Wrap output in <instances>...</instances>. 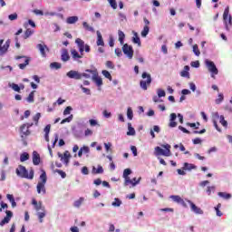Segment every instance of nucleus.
Listing matches in <instances>:
<instances>
[{"instance_id":"1","label":"nucleus","mask_w":232,"mask_h":232,"mask_svg":"<svg viewBox=\"0 0 232 232\" xmlns=\"http://www.w3.org/2000/svg\"><path fill=\"white\" fill-rule=\"evenodd\" d=\"M32 204H33L35 211H37L36 216L38 217V220H39L40 224H43V222H44V220L43 218H44V217H46V208H44V207H43L42 201L37 202V199H35V198L32 199Z\"/></svg>"},{"instance_id":"2","label":"nucleus","mask_w":232,"mask_h":232,"mask_svg":"<svg viewBox=\"0 0 232 232\" xmlns=\"http://www.w3.org/2000/svg\"><path fill=\"white\" fill-rule=\"evenodd\" d=\"M16 175L18 177H21V179H28L29 180L34 179V169H31L29 170L26 169V167L23 165H19L18 168L16 169Z\"/></svg>"},{"instance_id":"3","label":"nucleus","mask_w":232,"mask_h":232,"mask_svg":"<svg viewBox=\"0 0 232 232\" xmlns=\"http://www.w3.org/2000/svg\"><path fill=\"white\" fill-rule=\"evenodd\" d=\"M163 148H165V150L160 147L155 148L157 155H163V157H171V145L167 144L164 145Z\"/></svg>"},{"instance_id":"4","label":"nucleus","mask_w":232,"mask_h":232,"mask_svg":"<svg viewBox=\"0 0 232 232\" xmlns=\"http://www.w3.org/2000/svg\"><path fill=\"white\" fill-rule=\"evenodd\" d=\"M142 79H147V81H140V86L142 90H148V87L150 84H151V74H149L148 72H143L141 74Z\"/></svg>"},{"instance_id":"5","label":"nucleus","mask_w":232,"mask_h":232,"mask_svg":"<svg viewBox=\"0 0 232 232\" xmlns=\"http://www.w3.org/2000/svg\"><path fill=\"white\" fill-rule=\"evenodd\" d=\"M86 72L88 73H92V79L93 81V82H95L96 86H102V78H101V76H99V72H97V70H90L87 69Z\"/></svg>"},{"instance_id":"6","label":"nucleus","mask_w":232,"mask_h":232,"mask_svg":"<svg viewBox=\"0 0 232 232\" xmlns=\"http://www.w3.org/2000/svg\"><path fill=\"white\" fill-rule=\"evenodd\" d=\"M223 21L225 23L226 30H229V26L232 25V17L229 14V6H227L224 11Z\"/></svg>"},{"instance_id":"7","label":"nucleus","mask_w":232,"mask_h":232,"mask_svg":"<svg viewBox=\"0 0 232 232\" xmlns=\"http://www.w3.org/2000/svg\"><path fill=\"white\" fill-rule=\"evenodd\" d=\"M206 65L208 67V72L211 73L212 79H215V75H218V69L217 68V65H215V63L212 61H206Z\"/></svg>"},{"instance_id":"8","label":"nucleus","mask_w":232,"mask_h":232,"mask_svg":"<svg viewBox=\"0 0 232 232\" xmlns=\"http://www.w3.org/2000/svg\"><path fill=\"white\" fill-rule=\"evenodd\" d=\"M14 59L16 61H19V59H24V63H20L18 64V68H20V70H24L26 68V66H28V64H30V61H32V58L28 57V56H15Z\"/></svg>"},{"instance_id":"9","label":"nucleus","mask_w":232,"mask_h":232,"mask_svg":"<svg viewBox=\"0 0 232 232\" xmlns=\"http://www.w3.org/2000/svg\"><path fill=\"white\" fill-rule=\"evenodd\" d=\"M34 126V123H24L20 127L21 137H28L30 135V128Z\"/></svg>"},{"instance_id":"10","label":"nucleus","mask_w":232,"mask_h":232,"mask_svg":"<svg viewBox=\"0 0 232 232\" xmlns=\"http://www.w3.org/2000/svg\"><path fill=\"white\" fill-rule=\"evenodd\" d=\"M8 48H10V41L7 40L5 43L4 39L0 40V57L5 55V53H6V52H8Z\"/></svg>"},{"instance_id":"11","label":"nucleus","mask_w":232,"mask_h":232,"mask_svg":"<svg viewBox=\"0 0 232 232\" xmlns=\"http://www.w3.org/2000/svg\"><path fill=\"white\" fill-rule=\"evenodd\" d=\"M122 52L129 59H133V47L128 44H124L122 46Z\"/></svg>"},{"instance_id":"12","label":"nucleus","mask_w":232,"mask_h":232,"mask_svg":"<svg viewBox=\"0 0 232 232\" xmlns=\"http://www.w3.org/2000/svg\"><path fill=\"white\" fill-rule=\"evenodd\" d=\"M66 75L69 77V79H75V81H81L82 79V73L78 71L71 70L66 73Z\"/></svg>"},{"instance_id":"13","label":"nucleus","mask_w":232,"mask_h":232,"mask_svg":"<svg viewBox=\"0 0 232 232\" xmlns=\"http://www.w3.org/2000/svg\"><path fill=\"white\" fill-rule=\"evenodd\" d=\"M5 214H6V217H5L2 222H0L1 227H3V226H5V224H8L10 220H12V218L14 217V213L10 210H6Z\"/></svg>"},{"instance_id":"14","label":"nucleus","mask_w":232,"mask_h":232,"mask_svg":"<svg viewBox=\"0 0 232 232\" xmlns=\"http://www.w3.org/2000/svg\"><path fill=\"white\" fill-rule=\"evenodd\" d=\"M188 202L190 206L191 211L196 213V215H204V211L200 208L197 207L195 203H193L191 200H188Z\"/></svg>"},{"instance_id":"15","label":"nucleus","mask_w":232,"mask_h":232,"mask_svg":"<svg viewBox=\"0 0 232 232\" xmlns=\"http://www.w3.org/2000/svg\"><path fill=\"white\" fill-rule=\"evenodd\" d=\"M58 157L59 159H61L62 162H64V164H68V162H70V152L68 150H66L63 154H62L61 152H58Z\"/></svg>"},{"instance_id":"16","label":"nucleus","mask_w":232,"mask_h":232,"mask_svg":"<svg viewBox=\"0 0 232 232\" xmlns=\"http://www.w3.org/2000/svg\"><path fill=\"white\" fill-rule=\"evenodd\" d=\"M36 48H38L42 57H46V51L49 52L50 49H48V46L46 44H38L36 45Z\"/></svg>"},{"instance_id":"17","label":"nucleus","mask_w":232,"mask_h":232,"mask_svg":"<svg viewBox=\"0 0 232 232\" xmlns=\"http://www.w3.org/2000/svg\"><path fill=\"white\" fill-rule=\"evenodd\" d=\"M46 183H40L38 182L36 186V191L39 195H46Z\"/></svg>"},{"instance_id":"18","label":"nucleus","mask_w":232,"mask_h":232,"mask_svg":"<svg viewBox=\"0 0 232 232\" xmlns=\"http://www.w3.org/2000/svg\"><path fill=\"white\" fill-rule=\"evenodd\" d=\"M123 179H124V186H130V184H131V186H136L137 184H139V182H140L142 178H139L138 180L135 182H133V180L130 179V176L123 177Z\"/></svg>"},{"instance_id":"19","label":"nucleus","mask_w":232,"mask_h":232,"mask_svg":"<svg viewBox=\"0 0 232 232\" xmlns=\"http://www.w3.org/2000/svg\"><path fill=\"white\" fill-rule=\"evenodd\" d=\"M170 198L173 200V202H176L177 204H181V206L186 207V202L182 198H180V196L172 195L170 196Z\"/></svg>"},{"instance_id":"20","label":"nucleus","mask_w":232,"mask_h":232,"mask_svg":"<svg viewBox=\"0 0 232 232\" xmlns=\"http://www.w3.org/2000/svg\"><path fill=\"white\" fill-rule=\"evenodd\" d=\"M33 163L34 166H39V164H41V156L37 151L33 152Z\"/></svg>"},{"instance_id":"21","label":"nucleus","mask_w":232,"mask_h":232,"mask_svg":"<svg viewBox=\"0 0 232 232\" xmlns=\"http://www.w3.org/2000/svg\"><path fill=\"white\" fill-rule=\"evenodd\" d=\"M61 59L63 63L70 61V53H68V49H63Z\"/></svg>"},{"instance_id":"22","label":"nucleus","mask_w":232,"mask_h":232,"mask_svg":"<svg viewBox=\"0 0 232 232\" xmlns=\"http://www.w3.org/2000/svg\"><path fill=\"white\" fill-rule=\"evenodd\" d=\"M97 41L96 44L97 46H104V40L102 39V34H101V31H97Z\"/></svg>"},{"instance_id":"23","label":"nucleus","mask_w":232,"mask_h":232,"mask_svg":"<svg viewBox=\"0 0 232 232\" xmlns=\"http://www.w3.org/2000/svg\"><path fill=\"white\" fill-rule=\"evenodd\" d=\"M132 43L134 44H138V46H140V38L139 37V34L137 32H133V37H132Z\"/></svg>"},{"instance_id":"24","label":"nucleus","mask_w":232,"mask_h":232,"mask_svg":"<svg viewBox=\"0 0 232 232\" xmlns=\"http://www.w3.org/2000/svg\"><path fill=\"white\" fill-rule=\"evenodd\" d=\"M180 75H181V77H187L188 79H189V66L188 65L184 66V70L180 72Z\"/></svg>"},{"instance_id":"25","label":"nucleus","mask_w":232,"mask_h":232,"mask_svg":"<svg viewBox=\"0 0 232 232\" xmlns=\"http://www.w3.org/2000/svg\"><path fill=\"white\" fill-rule=\"evenodd\" d=\"M77 21H79L78 16H69L66 19L67 24H75V23H77Z\"/></svg>"},{"instance_id":"26","label":"nucleus","mask_w":232,"mask_h":232,"mask_svg":"<svg viewBox=\"0 0 232 232\" xmlns=\"http://www.w3.org/2000/svg\"><path fill=\"white\" fill-rule=\"evenodd\" d=\"M71 54H72V59H74V60L82 59V55L79 54V53L75 49L71 50Z\"/></svg>"},{"instance_id":"27","label":"nucleus","mask_w":232,"mask_h":232,"mask_svg":"<svg viewBox=\"0 0 232 232\" xmlns=\"http://www.w3.org/2000/svg\"><path fill=\"white\" fill-rule=\"evenodd\" d=\"M92 173L94 175H99L101 173H104V169H102V166H101V165H99L97 169H95V167H93Z\"/></svg>"},{"instance_id":"28","label":"nucleus","mask_w":232,"mask_h":232,"mask_svg":"<svg viewBox=\"0 0 232 232\" xmlns=\"http://www.w3.org/2000/svg\"><path fill=\"white\" fill-rule=\"evenodd\" d=\"M118 35H119V41L121 43V44H124V39L126 37V34H124V32L122 31H118Z\"/></svg>"},{"instance_id":"29","label":"nucleus","mask_w":232,"mask_h":232,"mask_svg":"<svg viewBox=\"0 0 232 232\" xmlns=\"http://www.w3.org/2000/svg\"><path fill=\"white\" fill-rule=\"evenodd\" d=\"M30 159V155L27 152H24L20 155V160L21 162H26Z\"/></svg>"},{"instance_id":"30","label":"nucleus","mask_w":232,"mask_h":232,"mask_svg":"<svg viewBox=\"0 0 232 232\" xmlns=\"http://www.w3.org/2000/svg\"><path fill=\"white\" fill-rule=\"evenodd\" d=\"M40 180H42V181H39L40 183L46 184L47 178H46V172L44 170H43L42 174L40 175Z\"/></svg>"},{"instance_id":"31","label":"nucleus","mask_w":232,"mask_h":232,"mask_svg":"<svg viewBox=\"0 0 232 232\" xmlns=\"http://www.w3.org/2000/svg\"><path fill=\"white\" fill-rule=\"evenodd\" d=\"M218 197H221V198H225L226 200H229L231 198V194H227L226 192H218Z\"/></svg>"},{"instance_id":"32","label":"nucleus","mask_w":232,"mask_h":232,"mask_svg":"<svg viewBox=\"0 0 232 232\" xmlns=\"http://www.w3.org/2000/svg\"><path fill=\"white\" fill-rule=\"evenodd\" d=\"M150 34V26L145 25L141 31V37H146Z\"/></svg>"},{"instance_id":"33","label":"nucleus","mask_w":232,"mask_h":232,"mask_svg":"<svg viewBox=\"0 0 232 232\" xmlns=\"http://www.w3.org/2000/svg\"><path fill=\"white\" fill-rule=\"evenodd\" d=\"M82 26L85 30H87V32H95V29H93V27L90 26V24H88L86 22L82 23Z\"/></svg>"},{"instance_id":"34","label":"nucleus","mask_w":232,"mask_h":232,"mask_svg":"<svg viewBox=\"0 0 232 232\" xmlns=\"http://www.w3.org/2000/svg\"><path fill=\"white\" fill-rule=\"evenodd\" d=\"M102 73L105 79H109V81L112 80L111 73H110V72H108L107 70H103Z\"/></svg>"},{"instance_id":"35","label":"nucleus","mask_w":232,"mask_h":232,"mask_svg":"<svg viewBox=\"0 0 232 232\" xmlns=\"http://www.w3.org/2000/svg\"><path fill=\"white\" fill-rule=\"evenodd\" d=\"M33 34H34V30L26 29V31L24 34V39H28Z\"/></svg>"},{"instance_id":"36","label":"nucleus","mask_w":232,"mask_h":232,"mask_svg":"<svg viewBox=\"0 0 232 232\" xmlns=\"http://www.w3.org/2000/svg\"><path fill=\"white\" fill-rule=\"evenodd\" d=\"M51 68H53L54 70H61L62 65L60 63L53 62L50 64Z\"/></svg>"},{"instance_id":"37","label":"nucleus","mask_w":232,"mask_h":232,"mask_svg":"<svg viewBox=\"0 0 232 232\" xmlns=\"http://www.w3.org/2000/svg\"><path fill=\"white\" fill-rule=\"evenodd\" d=\"M75 43H76V44H78L79 48H84V46H85L84 41H82V39H81V38H77L75 40Z\"/></svg>"},{"instance_id":"38","label":"nucleus","mask_w":232,"mask_h":232,"mask_svg":"<svg viewBox=\"0 0 232 232\" xmlns=\"http://www.w3.org/2000/svg\"><path fill=\"white\" fill-rule=\"evenodd\" d=\"M82 202H84V198H80L78 200L74 201V208H81Z\"/></svg>"},{"instance_id":"39","label":"nucleus","mask_w":232,"mask_h":232,"mask_svg":"<svg viewBox=\"0 0 232 232\" xmlns=\"http://www.w3.org/2000/svg\"><path fill=\"white\" fill-rule=\"evenodd\" d=\"M195 165L193 164H189V163H184V167H183V169H188V170H191V169H195Z\"/></svg>"},{"instance_id":"40","label":"nucleus","mask_w":232,"mask_h":232,"mask_svg":"<svg viewBox=\"0 0 232 232\" xmlns=\"http://www.w3.org/2000/svg\"><path fill=\"white\" fill-rule=\"evenodd\" d=\"M220 121V124H222V126H224V128H227V121H226V119L224 118V115H221L219 117Z\"/></svg>"},{"instance_id":"41","label":"nucleus","mask_w":232,"mask_h":232,"mask_svg":"<svg viewBox=\"0 0 232 232\" xmlns=\"http://www.w3.org/2000/svg\"><path fill=\"white\" fill-rule=\"evenodd\" d=\"M11 88L14 92H17L18 93L21 92V87H19L17 83H12Z\"/></svg>"},{"instance_id":"42","label":"nucleus","mask_w":232,"mask_h":232,"mask_svg":"<svg viewBox=\"0 0 232 232\" xmlns=\"http://www.w3.org/2000/svg\"><path fill=\"white\" fill-rule=\"evenodd\" d=\"M193 53H195V55H197V57L200 55V50H198V44L193 45Z\"/></svg>"},{"instance_id":"43","label":"nucleus","mask_w":232,"mask_h":232,"mask_svg":"<svg viewBox=\"0 0 232 232\" xmlns=\"http://www.w3.org/2000/svg\"><path fill=\"white\" fill-rule=\"evenodd\" d=\"M127 117L130 121L133 119V111L130 107L127 110Z\"/></svg>"},{"instance_id":"44","label":"nucleus","mask_w":232,"mask_h":232,"mask_svg":"<svg viewBox=\"0 0 232 232\" xmlns=\"http://www.w3.org/2000/svg\"><path fill=\"white\" fill-rule=\"evenodd\" d=\"M39 119H41V112L36 113L33 118V121L35 122L36 126L39 124Z\"/></svg>"},{"instance_id":"45","label":"nucleus","mask_w":232,"mask_h":232,"mask_svg":"<svg viewBox=\"0 0 232 232\" xmlns=\"http://www.w3.org/2000/svg\"><path fill=\"white\" fill-rule=\"evenodd\" d=\"M72 120H73V115H70L69 117L63 119L61 121V124H66V122H72Z\"/></svg>"},{"instance_id":"46","label":"nucleus","mask_w":232,"mask_h":232,"mask_svg":"<svg viewBox=\"0 0 232 232\" xmlns=\"http://www.w3.org/2000/svg\"><path fill=\"white\" fill-rule=\"evenodd\" d=\"M157 93H158V97H160V98L166 97V91H164L162 89H158Z\"/></svg>"},{"instance_id":"47","label":"nucleus","mask_w":232,"mask_h":232,"mask_svg":"<svg viewBox=\"0 0 232 232\" xmlns=\"http://www.w3.org/2000/svg\"><path fill=\"white\" fill-rule=\"evenodd\" d=\"M54 173H58L62 179H66V172L61 170V169H55Z\"/></svg>"},{"instance_id":"48","label":"nucleus","mask_w":232,"mask_h":232,"mask_svg":"<svg viewBox=\"0 0 232 232\" xmlns=\"http://www.w3.org/2000/svg\"><path fill=\"white\" fill-rule=\"evenodd\" d=\"M92 75L93 76V74L86 72V70H85V72H82V77H84L85 79H92Z\"/></svg>"},{"instance_id":"49","label":"nucleus","mask_w":232,"mask_h":232,"mask_svg":"<svg viewBox=\"0 0 232 232\" xmlns=\"http://www.w3.org/2000/svg\"><path fill=\"white\" fill-rule=\"evenodd\" d=\"M34 92H31L27 97V102H34Z\"/></svg>"},{"instance_id":"50","label":"nucleus","mask_w":232,"mask_h":232,"mask_svg":"<svg viewBox=\"0 0 232 232\" xmlns=\"http://www.w3.org/2000/svg\"><path fill=\"white\" fill-rule=\"evenodd\" d=\"M224 101V94L219 93L218 99H216V104H220Z\"/></svg>"},{"instance_id":"51","label":"nucleus","mask_w":232,"mask_h":232,"mask_svg":"<svg viewBox=\"0 0 232 232\" xmlns=\"http://www.w3.org/2000/svg\"><path fill=\"white\" fill-rule=\"evenodd\" d=\"M108 2L110 3V5L111 6V8H113V10H117V1L108 0Z\"/></svg>"},{"instance_id":"52","label":"nucleus","mask_w":232,"mask_h":232,"mask_svg":"<svg viewBox=\"0 0 232 232\" xmlns=\"http://www.w3.org/2000/svg\"><path fill=\"white\" fill-rule=\"evenodd\" d=\"M80 88H81V90H82L83 93H86V95H92V92L90 91V89L85 88L82 85H81Z\"/></svg>"},{"instance_id":"53","label":"nucleus","mask_w":232,"mask_h":232,"mask_svg":"<svg viewBox=\"0 0 232 232\" xmlns=\"http://www.w3.org/2000/svg\"><path fill=\"white\" fill-rule=\"evenodd\" d=\"M17 17H18L17 13H14V14H12L8 15L9 21H16Z\"/></svg>"},{"instance_id":"54","label":"nucleus","mask_w":232,"mask_h":232,"mask_svg":"<svg viewBox=\"0 0 232 232\" xmlns=\"http://www.w3.org/2000/svg\"><path fill=\"white\" fill-rule=\"evenodd\" d=\"M115 201L114 202H112V206H114V207H116V208H119V206H121V204H122V201H121V199H119V198H115L114 199Z\"/></svg>"},{"instance_id":"55","label":"nucleus","mask_w":232,"mask_h":232,"mask_svg":"<svg viewBox=\"0 0 232 232\" xmlns=\"http://www.w3.org/2000/svg\"><path fill=\"white\" fill-rule=\"evenodd\" d=\"M105 64L108 68H110V70H113L115 68V65L113 64V62H111V61H107Z\"/></svg>"},{"instance_id":"56","label":"nucleus","mask_w":232,"mask_h":232,"mask_svg":"<svg viewBox=\"0 0 232 232\" xmlns=\"http://www.w3.org/2000/svg\"><path fill=\"white\" fill-rule=\"evenodd\" d=\"M127 135H135V129L131 127V125H129V131L127 132Z\"/></svg>"},{"instance_id":"57","label":"nucleus","mask_w":232,"mask_h":232,"mask_svg":"<svg viewBox=\"0 0 232 232\" xmlns=\"http://www.w3.org/2000/svg\"><path fill=\"white\" fill-rule=\"evenodd\" d=\"M190 65L192 66V68H199L200 62H198V61L191 62Z\"/></svg>"},{"instance_id":"58","label":"nucleus","mask_w":232,"mask_h":232,"mask_svg":"<svg viewBox=\"0 0 232 232\" xmlns=\"http://www.w3.org/2000/svg\"><path fill=\"white\" fill-rule=\"evenodd\" d=\"M1 182L6 180V171L1 170V178H0Z\"/></svg>"},{"instance_id":"59","label":"nucleus","mask_w":232,"mask_h":232,"mask_svg":"<svg viewBox=\"0 0 232 232\" xmlns=\"http://www.w3.org/2000/svg\"><path fill=\"white\" fill-rule=\"evenodd\" d=\"M131 175V169H125L123 171V177H130Z\"/></svg>"},{"instance_id":"60","label":"nucleus","mask_w":232,"mask_h":232,"mask_svg":"<svg viewBox=\"0 0 232 232\" xmlns=\"http://www.w3.org/2000/svg\"><path fill=\"white\" fill-rule=\"evenodd\" d=\"M33 14H35V15H44V12L39 9L33 10Z\"/></svg>"},{"instance_id":"61","label":"nucleus","mask_w":232,"mask_h":232,"mask_svg":"<svg viewBox=\"0 0 232 232\" xmlns=\"http://www.w3.org/2000/svg\"><path fill=\"white\" fill-rule=\"evenodd\" d=\"M72 112V107L68 106L65 108V110L63 111V115H70V113Z\"/></svg>"},{"instance_id":"62","label":"nucleus","mask_w":232,"mask_h":232,"mask_svg":"<svg viewBox=\"0 0 232 232\" xmlns=\"http://www.w3.org/2000/svg\"><path fill=\"white\" fill-rule=\"evenodd\" d=\"M82 153H90V147L88 146H83L82 148H81Z\"/></svg>"},{"instance_id":"63","label":"nucleus","mask_w":232,"mask_h":232,"mask_svg":"<svg viewBox=\"0 0 232 232\" xmlns=\"http://www.w3.org/2000/svg\"><path fill=\"white\" fill-rule=\"evenodd\" d=\"M103 116L105 117V119H110V117H111V112H109L108 111H103Z\"/></svg>"},{"instance_id":"64","label":"nucleus","mask_w":232,"mask_h":232,"mask_svg":"<svg viewBox=\"0 0 232 232\" xmlns=\"http://www.w3.org/2000/svg\"><path fill=\"white\" fill-rule=\"evenodd\" d=\"M152 101L153 102H162V100L160 99V97L157 95L153 96Z\"/></svg>"}]
</instances>
